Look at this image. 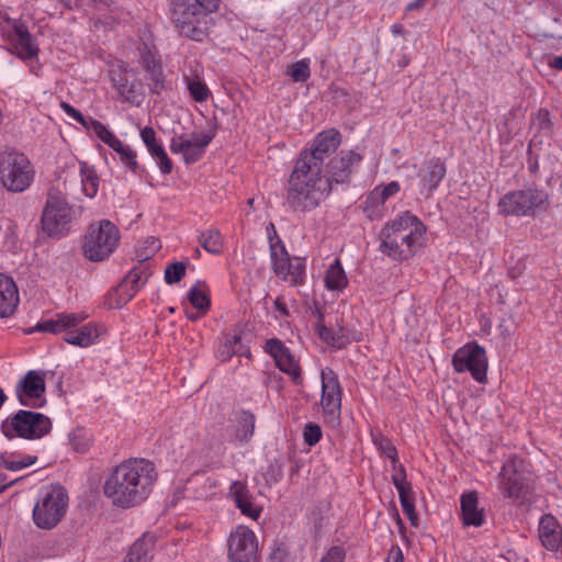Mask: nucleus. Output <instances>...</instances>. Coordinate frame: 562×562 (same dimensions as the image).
Wrapping results in <instances>:
<instances>
[{
    "instance_id": "obj_29",
    "label": "nucleus",
    "mask_w": 562,
    "mask_h": 562,
    "mask_svg": "<svg viewBox=\"0 0 562 562\" xmlns=\"http://www.w3.org/2000/svg\"><path fill=\"white\" fill-rule=\"evenodd\" d=\"M109 74L111 81L113 82V86L117 90L119 94L126 101H132L135 98L136 85L127 80L125 76V64L122 60H117L116 63L112 64Z\"/></svg>"
},
{
    "instance_id": "obj_48",
    "label": "nucleus",
    "mask_w": 562,
    "mask_h": 562,
    "mask_svg": "<svg viewBox=\"0 0 562 562\" xmlns=\"http://www.w3.org/2000/svg\"><path fill=\"white\" fill-rule=\"evenodd\" d=\"M186 274V266L183 262H173L168 265L165 270V282L173 284L179 282Z\"/></svg>"
},
{
    "instance_id": "obj_31",
    "label": "nucleus",
    "mask_w": 562,
    "mask_h": 562,
    "mask_svg": "<svg viewBox=\"0 0 562 562\" xmlns=\"http://www.w3.org/2000/svg\"><path fill=\"white\" fill-rule=\"evenodd\" d=\"M348 285V278L342 268L340 259L336 258L326 269L324 274V286L330 292H341Z\"/></svg>"
},
{
    "instance_id": "obj_56",
    "label": "nucleus",
    "mask_w": 562,
    "mask_h": 562,
    "mask_svg": "<svg viewBox=\"0 0 562 562\" xmlns=\"http://www.w3.org/2000/svg\"><path fill=\"white\" fill-rule=\"evenodd\" d=\"M404 557L400 546L394 544L390 548L385 562H403Z\"/></svg>"
},
{
    "instance_id": "obj_52",
    "label": "nucleus",
    "mask_w": 562,
    "mask_h": 562,
    "mask_svg": "<svg viewBox=\"0 0 562 562\" xmlns=\"http://www.w3.org/2000/svg\"><path fill=\"white\" fill-rule=\"evenodd\" d=\"M346 551L340 546L330 547L319 562H345Z\"/></svg>"
},
{
    "instance_id": "obj_61",
    "label": "nucleus",
    "mask_w": 562,
    "mask_h": 562,
    "mask_svg": "<svg viewBox=\"0 0 562 562\" xmlns=\"http://www.w3.org/2000/svg\"><path fill=\"white\" fill-rule=\"evenodd\" d=\"M427 0H414L409 2L406 7V11L419 10L422 9Z\"/></svg>"
},
{
    "instance_id": "obj_47",
    "label": "nucleus",
    "mask_w": 562,
    "mask_h": 562,
    "mask_svg": "<svg viewBox=\"0 0 562 562\" xmlns=\"http://www.w3.org/2000/svg\"><path fill=\"white\" fill-rule=\"evenodd\" d=\"M289 75L294 82L306 81L311 75L308 63L304 59L296 61L290 67Z\"/></svg>"
},
{
    "instance_id": "obj_49",
    "label": "nucleus",
    "mask_w": 562,
    "mask_h": 562,
    "mask_svg": "<svg viewBox=\"0 0 562 562\" xmlns=\"http://www.w3.org/2000/svg\"><path fill=\"white\" fill-rule=\"evenodd\" d=\"M373 190L385 204L389 199L395 196L401 191V184L398 181H391L386 184H379Z\"/></svg>"
},
{
    "instance_id": "obj_4",
    "label": "nucleus",
    "mask_w": 562,
    "mask_h": 562,
    "mask_svg": "<svg viewBox=\"0 0 562 562\" xmlns=\"http://www.w3.org/2000/svg\"><path fill=\"white\" fill-rule=\"evenodd\" d=\"M89 315L83 312H60L52 317L43 318L34 330L53 335L63 334L67 344L78 348H89L101 341L105 327L99 322H88Z\"/></svg>"
},
{
    "instance_id": "obj_28",
    "label": "nucleus",
    "mask_w": 562,
    "mask_h": 562,
    "mask_svg": "<svg viewBox=\"0 0 562 562\" xmlns=\"http://www.w3.org/2000/svg\"><path fill=\"white\" fill-rule=\"evenodd\" d=\"M229 493L240 513L254 520L260 517L261 508L255 506L247 485L240 481L231 484Z\"/></svg>"
},
{
    "instance_id": "obj_23",
    "label": "nucleus",
    "mask_w": 562,
    "mask_h": 562,
    "mask_svg": "<svg viewBox=\"0 0 562 562\" xmlns=\"http://www.w3.org/2000/svg\"><path fill=\"white\" fill-rule=\"evenodd\" d=\"M362 159L363 154L356 149L341 150L328 165L329 177L327 179L330 180V186L347 183Z\"/></svg>"
},
{
    "instance_id": "obj_46",
    "label": "nucleus",
    "mask_w": 562,
    "mask_h": 562,
    "mask_svg": "<svg viewBox=\"0 0 562 562\" xmlns=\"http://www.w3.org/2000/svg\"><path fill=\"white\" fill-rule=\"evenodd\" d=\"M401 506L403 508V512L407 516L408 520L411 521L412 526L418 525V514L415 508V498L414 493H406L403 495H398Z\"/></svg>"
},
{
    "instance_id": "obj_21",
    "label": "nucleus",
    "mask_w": 562,
    "mask_h": 562,
    "mask_svg": "<svg viewBox=\"0 0 562 562\" xmlns=\"http://www.w3.org/2000/svg\"><path fill=\"white\" fill-rule=\"evenodd\" d=\"M341 142L340 133L335 130H326L316 135L311 148L304 149L300 153L299 158H304L310 164H315L317 167L323 168L325 157L335 153Z\"/></svg>"
},
{
    "instance_id": "obj_20",
    "label": "nucleus",
    "mask_w": 562,
    "mask_h": 562,
    "mask_svg": "<svg viewBox=\"0 0 562 562\" xmlns=\"http://www.w3.org/2000/svg\"><path fill=\"white\" fill-rule=\"evenodd\" d=\"M8 41L11 45V53L23 61L27 63L37 58L38 45L23 21H12V30L8 32Z\"/></svg>"
},
{
    "instance_id": "obj_11",
    "label": "nucleus",
    "mask_w": 562,
    "mask_h": 562,
    "mask_svg": "<svg viewBox=\"0 0 562 562\" xmlns=\"http://www.w3.org/2000/svg\"><path fill=\"white\" fill-rule=\"evenodd\" d=\"M35 171L29 158L16 150L0 154V181L12 192L25 191L34 180Z\"/></svg>"
},
{
    "instance_id": "obj_34",
    "label": "nucleus",
    "mask_w": 562,
    "mask_h": 562,
    "mask_svg": "<svg viewBox=\"0 0 562 562\" xmlns=\"http://www.w3.org/2000/svg\"><path fill=\"white\" fill-rule=\"evenodd\" d=\"M363 214L370 220H380L385 214V204L374 190H371L360 204Z\"/></svg>"
},
{
    "instance_id": "obj_19",
    "label": "nucleus",
    "mask_w": 562,
    "mask_h": 562,
    "mask_svg": "<svg viewBox=\"0 0 562 562\" xmlns=\"http://www.w3.org/2000/svg\"><path fill=\"white\" fill-rule=\"evenodd\" d=\"M44 375L35 370H30L15 386V395L22 406L38 408L45 404Z\"/></svg>"
},
{
    "instance_id": "obj_1",
    "label": "nucleus",
    "mask_w": 562,
    "mask_h": 562,
    "mask_svg": "<svg viewBox=\"0 0 562 562\" xmlns=\"http://www.w3.org/2000/svg\"><path fill=\"white\" fill-rule=\"evenodd\" d=\"M158 472L155 464L143 458H132L115 465L105 476L103 494L122 509L142 505L150 496Z\"/></svg>"
},
{
    "instance_id": "obj_15",
    "label": "nucleus",
    "mask_w": 562,
    "mask_h": 562,
    "mask_svg": "<svg viewBox=\"0 0 562 562\" xmlns=\"http://www.w3.org/2000/svg\"><path fill=\"white\" fill-rule=\"evenodd\" d=\"M227 562H260L258 537L252 529L237 525L227 541Z\"/></svg>"
},
{
    "instance_id": "obj_16",
    "label": "nucleus",
    "mask_w": 562,
    "mask_h": 562,
    "mask_svg": "<svg viewBox=\"0 0 562 562\" xmlns=\"http://www.w3.org/2000/svg\"><path fill=\"white\" fill-rule=\"evenodd\" d=\"M322 397L321 405L327 420L336 423L340 418L342 389L337 374L325 368L321 372Z\"/></svg>"
},
{
    "instance_id": "obj_27",
    "label": "nucleus",
    "mask_w": 562,
    "mask_h": 562,
    "mask_svg": "<svg viewBox=\"0 0 562 562\" xmlns=\"http://www.w3.org/2000/svg\"><path fill=\"white\" fill-rule=\"evenodd\" d=\"M19 290L12 278L0 273V317L12 316L19 305Z\"/></svg>"
},
{
    "instance_id": "obj_17",
    "label": "nucleus",
    "mask_w": 562,
    "mask_h": 562,
    "mask_svg": "<svg viewBox=\"0 0 562 562\" xmlns=\"http://www.w3.org/2000/svg\"><path fill=\"white\" fill-rule=\"evenodd\" d=\"M316 333L318 337L328 346L341 349L351 342H359L363 339L361 330L355 326H344L335 318V326L325 323L324 316L321 314L316 323Z\"/></svg>"
},
{
    "instance_id": "obj_63",
    "label": "nucleus",
    "mask_w": 562,
    "mask_h": 562,
    "mask_svg": "<svg viewBox=\"0 0 562 562\" xmlns=\"http://www.w3.org/2000/svg\"><path fill=\"white\" fill-rule=\"evenodd\" d=\"M7 396L3 392V390L0 387V408L2 407L3 403L5 402Z\"/></svg>"
},
{
    "instance_id": "obj_35",
    "label": "nucleus",
    "mask_w": 562,
    "mask_h": 562,
    "mask_svg": "<svg viewBox=\"0 0 562 562\" xmlns=\"http://www.w3.org/2000/svg\"><path fill=\"white\" fill-rule=\"evenodd\" d=\"M81 189L86 196L94 198L99 190V177L93 167L80 162Z\"/></svg>"
},
{
    "instance_id": "obj_40",
    "label": "nucleus",
    "mask_w": 562,
    "mask_h": 562,
    "mask_svg": "<svg viewBox=\"0 0 562 562\" xmlns=\"http://www.w3.org/2000/svg\"><path fill=\"white\" fill-rule=\"evenodd\" d=\"M68 438L71 448L78 453H86L92 445L91 434L81 427L74 429Z\"/></svg>"
},
{
    "instance_id": "obj_64",
    "label": "nucleus",
    "mask_w": 562,
    "mask_h": 562,
    "mask_svg": "<svg viewBox=\"0 0 562 562\" xmlns=\"http://www.w3.org/2000/svg\"><path fill=\"white\" fill-rule=\"evenodd\" d=\"M0 484H3V486H5V484H4V477H3V475H2V474H0Z\"/></svg>"
},
{
    "instance_id": "obj_2",
    "label": "nucleus",
    "mask_w": 562,
    "mask_h": 562,
    "mask_svg": "<svg viewBox=\"0 0 562 562\" xmlns=\"http://www.w3.org/2000/svg\"><path fill=\"white\" fill-rule=\"evenodd\" d=\"M426 232V225L417 215L402 211L381 228L378 249L393 261L408 260L424 246Z\"/></svg>"
},
{
    "instance_id": "obj_42",
    "label": "nucleus",
    "mask_w": 562,
    "mask_h": 562,
    "mask_svg": "<svg viewBox=\"0 0 562 562\" xmlns=\"http://www.w3.org/2000/svg\"><path fill=\"white\" fill-rule=\"evenodd\" d=\"M143 69L150 80V91L157 94L161 93L166 89L162 63L159 61Z\"/></svg>"
},
{
    "instance_id": "obj_60",
    "label": "nucleus",
    "mask_w": 562,
    "mask_h": 562,
    "mask_svg": "<svg viewBox=\"0 0 562 562\" xmlns=\"http://www.w3.org/2000/svg\"><path fill=\"white\" fill-rule=\"evenodd\" d=\"M550 68L555 70H562V55L555 56L548 61Z\"/></svg>"
},
{
    "instance_id": "obj_62",
    "label": "nucleus",
    "mask_w": 562,
    "mask_h": 562,
    "mask_svg": "<svg viewBox=\"0 0 562 562\" xmlns=\"http://www.w3.org/2000/svg\"><path fill=\"white\" fill-rule=\"evenodd\" d=\"M402 30H403V26L401 24H393L391 26V31L394 33V34H401L402 33Z\"/></svg>"
},
{
    "instance_id": "obj_59",
    "label": "nucleus",
    "mask_w": 562,
    "mask_h": 562,
    "mask_svg": "<svg viewBox=\"0 0 562 562\" xmlns=\"http://www.w3.org/2000/svg\"><path fill=\"white\" fill-rule=\"evenodd\" d=\"M146 148L153 158H157L159 155L166 151L164 146L158 140L153 145L147 146Z\"/></svg>"
},
{
    "instance_id": "obj_32",
    "label": "nucleus",
    "mask_w": 562,
    "mask_h": 562,
    "mask_svg": "<svg viewBox=\"0 0 562 562\" xmlns=\"http://www.w3.org/2000/svg\"><path fill=\"white\" fill-rule=\"evenodd\" d=\"M188 300L191 305L198 311L195 314H187L191 321H196L202 315H205L211 306V300L202 285L195 284L188 292Z\"/></svg>"
},
{
    "instance_id": "obj_37",
    "label": "nucleus",
    "mask_w": 562,
    "mask_h": 562,
    "mask_svg": "<svg viewBox=\"0 0 562 562\" xmlns=\"http://www.w3.org/2000/svg\"><path fill=\"white\" fill-rule=\"evenodd\" d=\"M199 244L212 255L223 251V236L218 229L211 228L200 233Z\"/></svg>"
},
{
    "instance_id": "obj_6",
    "label": "nucleus",
    "mask_w": 562,
    "mask_h": 562,
    "mask_svg": "<svg viewBox=\"0 0 562 562\" xmlns=\"http://www.w3.org/2000/svg\"><path fill=\"white\" fill-rule=\"evenodd\" d=\"M82 212V206L69 203L64 193L50 190L41 216L42 229L49 237H64Z\"/></svg>"
},
{
    "instance_id": "obj_41",
    "label": "nucleus",
    "mask_w": 562,
    "mask_h": 562,
    "mask_svg": "<svg viewBox=\"0 0 562 562\" xmlns=\"http://www.w3.org/2000/svg\"><path fill=\"white\" fill-rule=\"evenodd\" d=\"M142 271H138L136 269H133L130 271V273L125 277V279L122 281V283L119 286V290L121 293L127 294V300H132L134 295L137 293V291L142 288V285L145 283L146 280H142ZM147 279V277H145Z\"/></svg>"
},
{
    "instance_id": "obj_22",
    "label": "nucleus",
    "mask_w": 562,
    "mask_h": 562,
    "mask_svg": "<svg viewBox=\"0 0 562 562\" xmlns=\"http://www.w3.org/2000/svg\"><path fill=\"white\" fill-rule=\"evenodd\" d=\"M263 350L273 358L280 371L288 374L295 384L302 383L299 361L283 341L278 338H270L266 341Z\"/></svg>"
},
{
    "instance_id": "obj_18",
    "label": "nucleus",
    "mask_w": 562,
    "mask_h": 562,
    "mask_svg": "<svg viewBox=\"0 0 562 562\" xmlns=\"http://www.w3.org/2000/svg\"><path fill=\"white\" fill-rule=\"evenodd\" d=\"M214 135L207 133H192L175 135L170 140V150L173 154H181L187 165L199 161Z\"/></svg>"
},
{
    "instance_id": "obj_51",
    "label": "nucleus",
    "mask_w": 562,
    "mask_h": 562,
    "mask_svg": "<svg viewBox=\"0 0 562 562\" xmlns=\"http://www.w3.org/2000/svg\"><path fill=\"white\" fill-rule=\"evenodd\" d=\"M161 61L158 52L155 47H148L144 45L139 53V64L143 68L149 67L156 63Z\"/></svg>"
},
{
    "instance_id": "obj_14",
    "label": "nucleus",
    "mask_w": 562,
    "mask_h": 562,
    "mask_svg": "<svg viewBox=\"0 0 562 562\" xmlns=\"http://www.w3.org/2000/svg\"><path fill=\"white\" fill-rule=\"evenodd\" d=\"M451 363L457 373L469 372L476 382H487L488 359L484 347L477 342H468L458 348Z\"/></svg>"
},
{
    "instance_id": "obj_13",
    "label": "nucleus",
    "mask_w": 562,
    "mask_h": 562,
    "mask_svg": "<svg viewBox=\"0 0 562 562\" xmlns=\"http://www.w3.org/2000/svg\"><path fill=\"white\" fill-rule=\"evenodd\" d=\"M528 463L518 456L506 460L497 475V486L503 495L510 499H521L529 491Z\"/></svg>"
},
{
    "instance_id": "obj_38",
    "label": "nucleus",
    "mask_w": 562,
    "mask_h": 562,
    "mask_svg": "<svg viewBox=\"0 0 562 562\" xmlns=\"http://www.w3.org/2000/svg\"><path fill=\"white\" fill-rule=\"evenodd\" d=\"M240 341V335H226L224 341L216 350V358L222 362L231 360L234 355L239 352Z\"/></svg>"
},
{
    "instance_id": "obj_5",
    "label": "nucleus",
    "mask_w": 562,
    "mask_h": 562,
    "mask_svg": "<svg viewBox=\"0 0 562 562\" xmlns=\"http://www.w3.org/2000/svg\"><path fill=\"white\" fill-rule=\"evenodd\" d=\"M170 20L178 32L196 42L207 34L209 14L218 8V0H170Z\"/></svg>"
},
{
    "instance_id": "obj_43",
    "label": "nucleus",
    "mask_w": 562,
    "mask_h": 562,
    "mask_svg": "<svg viewBox=\"0 0 562 562\" xmlns=\"http://www.w3.org/2000/svg\"><path fill=\"white\" fill-rule=\"evenodd\" d=\"M392 483L394 484L398 495L413 492L411 483L406 479V471L400 461L396 465L392 464Z\"/></svg>"
},
{
    "instance_id": "obj_7",
    "label": "nucleus",
    "mask_w": 562,
    "mask_h": 562,
    "mask_svg": "<svg viewBox=\"0 0 562 562\" xmlns=\"http://www.w3.org/2000/svg\"><path fill=\"white\" fill-rule=\"evenodd\" d=\"M549 205L546 190L528 188L504 194L498 202V212L504 216L535 217L546 212Z\"/></svg>"
},
{
    "instance_id": "obj_9",
    "label": "nucleus",
    "mask_w": 562,
    "mask_h": 562,
    "mask_svg": "<svg viewBox=\"0 0 562 562\" xmlns=\"http://www.w3.org/2000/svg\"><path fill=\"white\" fill-rule=\"evenodd\" d=\"M52 428L53 424L48 416L26 409H19L1 423V431L8 439L38 440L47 436Z\"/></svg>"
},
{
    "instance_id": "obj_24",
    "label": "nucleus",
    "mask_w": 562,
    "mask_h": 562,
    "mask_svg": "<svg viewBox=\"0 0 562 562\" xmlns=\"http://www.w3.org/2000/svg\"><path fill=\"white\" fill-rule=\"evenodd\" d=\"M446 166L439 158L423 162L418 169V192L425 199H430L446 176Z\"/></svg>"
},
{
    "instance_id": "obj_44",
    "label": "nucleus",
    "mask_w": 562,
    "mask_h": 562,
    "mask_svg": "<svg viewBox=\"0 0 562 562\" xmlns=\"http://www.w3.org/2000/svg\"><path fill=\"white\" fill-rule=\"evenodd\" d=\"M60 108L68 116L74 119L76 122H78L79 124L85 126L88 132H91L93 134H94V128L92 127L93 124H103L102 122H100L93 117H85L77 109H75L69 103L61 102Z\"/></svg>"
},
{
    "instance_id": "obj_26",
    "label": "nucleus",
    "mask_w": 562,
    "mask_h": 562,
    "mask_svg": "<svg viewBox=\"0 0 562 562\" xmlns=\"http://www.w3.org/2000/svg\"><path fill=\"white\" fill-rule=\"evenodd\" d=\"M460 518L465 527L479 528L485 524L484 509L479 507L475 491L465 492L460 497Z\"/></svg>"
},
{
    "instance_id": "obj_30",
    "label": "nucleus",
    "mask_w": 562,
    "mask_h": 562,
    "mask_svg": "<svg viewBox=\"0 0 562 562\" xmlns=\"http://www.w3.org/2000/svg\"><path fill=\"white\" fill-rule=\"evenodd\" d=\"M155 538L143 535L131 547L123 562H151L154 558Z\"/></svg>"
},
{
    "instance_id": "obj_33",
    "label": "nucleus",
    "mask_w": 562,
    "mask_h": 562,
    "mask_svg": "<svg viewBox=\"0 0 562 562\" xmlns=\"http://www.w3.org/2000/svg\"><path fill=\"white\" fill-rule=\"evenodd\" d=\"M36 461V456H25L19 452H3L0 454V468L12 472L26 469Z\"/></svg>"
},
{
    "instance_id": "obj_12",
    "label": "nucleus",
    "mask_w": 562,
    "mask_h": 562,
    "mask_svg": "<svg viewBox=\"0 0 562 562\" xmlns=\"http://www.w3.org/2000/svg\"><path fill=\"white\" fill-rule=\"evenodd\" d=\"M268 235H270L269 232ZM269 247L276 276L292 286L303 285L306 278L304 259L290 257L284 243L278 236H269Z\"/></svg>"
},
{
    "instance_id": "obj_25",
    "label": "nucleus",
    "mask_w": 562,
    "mask_h": 562,
    "mask_svg": "<svg viewBox=\"0 0 562 562\" xmlns=\"http://www.w3.org/2000/svg\"><path fill=\"white\" fill-rule=\"evenodd\" d=\"M92 127L94 128V135L120 156V160L125 168L136 173L139 169L136 151L124 144L104 124H93Z\"/></svg>"
},
{
    "instance_id": "obj_50",
    "label": "nucleus",
    "mask_w": 562,
    "mask_h": 562,
    "mask_svg": "<svg viewBox=\"0 0 562 562\" xmlns=\"http://www.w3.org/2000/svg\"><path fill=\"white\" fill-rule=\"evenodd\" d=\"M303 438L306 445L315 446L322 438V429L317 424L308 423L303 430Z\"/></svg>"
},
{
    "instance_id": "obj_55",
    "label": "nucleus",
    "mask_w": 562,
    "mask_h": 562,
    "mask_svg": "<svg viewBox=\"0 0 562 562\" xmlns=\"http://www.w3.org/2000/svg\"><path fill=\"white\" fill-rule=\"evenodd\" d=\"M140 138L146 147L150 146L157 142L156 133H155L154 128H151L149 126H146L140 130Z\"/></svg>"
},
{
    "instance_id": "obj_10",
    "label": "nucleus",
    "mask_w": 562,
    "mask_h": 562,
    "mask_svg": "<svg viewBox=\"0 0 562 562\" xmlns=\"http://www.w3.org/2000/svg\"><path fill=\"white\" fill-rule=\"evenodd\" d=\"M68 495L60 485L43 486L33 508L34 524L41 529L54 528L65 516Z\"/></svg>"
},
{
    "instance_id": "obj_58",
    "label": "nucleus",
    "mask_w": 562,
    "mask_h": 562,
    "mask_svg": "<svg viewBox=\"0 0 562 562\" xmlns=\"http://www.w3.org/2000/svg\"><path fill=\"white\" fill-rule=\"evenodd\" d=\"M274 308L277 312H279L281 314V316L283 317H289L290 316V312L288 310V306L285 304V302L283 301L282 297H278L276 301H274Z\"/></svg>"
},
{
    "instance_id": "obj_57",
    "label": "nucleus",
    "mask_w": 562,
    "mask_h": 562,
    "mask_svg": "<svg viewBox=\"0 0 562 562\" xmlns=\"http://www.w3.org/2000/svg\"><path fill=\"white\" fill-rule=\"evenodd\" d=\"M540 128H549L550 123V112L547 109H539L536 115Z\"/></svg>"
},
{
    "instance_id": "obj_3",
    "label": "nucleus",
    "mask_w": 562,
    "mask_h": 562,
    "mask_svg": "<svg viewBox=\"0 0 562 562\" xmlns=\"http://www.w3.org/2000/svg\"><path fill=\"white\" fill-rule=\"evenodd\" d=\"M333 187L323 168L297 158L289 178L285 201L293 211L311 212L329 196Z\"/></svg>"
},
{
    "instance_id": "obj_8",
    "label": "nucleus",
    "mask_w": 562,
    "mask_h": 562,
    "mask_svg": "<svg viewBox=\"0 0 562 562\" xmlns=\"http://www.w3.org/2000/svg\"><path fill=\"white\" fill-rule=\"evenodd\" d=\"M121 232L109 220L91 223L83 239V254L90 261H103L108 259L119 247Z\"/></svg>"
},
{
    "instance_id": "obj_54",
    "label": "nucleus",
    "mask_w": 562,
    "mask_h": 562,
    "mask_svg": "<svg viewBox=\"0 0 562 562\" xmlns=\"http://www.w3.org/2000/svg\"><path fill=\"white\" fill-rule=\"evenodd\" d=\"M158 165V168L162 175H169L172 171V161L169 158L167 151L159 155L157 158H154Z\"/></svg>"
},
{
    "instance_id": "obj_53",
    "label": "nucleus",
    "mask_w": 562,
    "mask_h": 562,
    "mask_svg": "<svg viewBox=\"0 0 562 562\" xmlns=\"http://www.w3.org/2000/svg\"><path fill=\"white\" fill-rule=\"evenodd\" d=\"M145 244L147 245L145 250L137 251V257L139 260H146L150 258L160 248V243L155 237L146 238Z\"/></svg>"
},
{
    "instance_id": "obj_36",
    "label": "nucleus",
    "mask_w": 562,
    "mask_h": 562,
    "mask_svg": "<svg viewBox=\"0 0 562 562\" xmlns=\"http://www.w3.org/2000/svg\"><path fill=\"white\" fill-rule=\"evenodd\" d=\"M371 440L379 452L390 459L393 465L398 462V453L396 447L390 438L385 437L380 430L371 431Z\"/></svg>"
},
{
    "instance_id": "obj_45",
    "label": "nucleus",
    "mask_w": 562,
    "mask_h": 562,
    "mask_svg": "<svg viewBox=\"0 0 562 562\" xmlns=\"http://www.w3.org/2000/svg\"><path fill=\"white\" fill-rule=\"evenodd\" d=\"M188 90L195 102H204L210 95L207 86L199 79H187Z\"/></svg>"
},
{
    "instance_id": "obj_39",
    "label": "nucleus",
    "mask_w": 562,
    "mask_h": 562,
    "mask_svg": "<svg viewBox=\"0 0 562 562\" xmlns=\"http://www.w3.org/2000/svg\"><path fill=\"white\" fill-rule=\"evenodd\" d=\"M238 424L239 425L236 431V438L240 442L247 443L251 439L255 431V415L250 412H241Z\"/></svg>"
}]
</instances>
